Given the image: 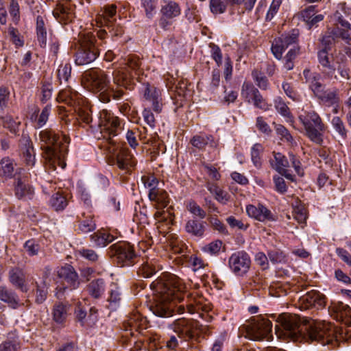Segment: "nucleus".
<instances>
[{"label":"nucleus","mask_w":351,"mask_h":351,"mask_svg":"<svg viewBox=\"0 0 351 351\" xmlns=\"http://www.w3.org/2000/svg\"><path fill=\"white\" fill-rule=\"evenodd\" d=\"M276 334L279 338L298 341L303 335H307L312 341L323 345L332 343L336 340L333 326L324 321L307 322L296 314L284 313L276 319Z\"/></svg>","instance_id":"f257e3e1"},{"label":"nucleus","mask_w":351,"mask_h":351,"mask_svg":"<svg viewBox=\"0 0 351 351\" xmlns=\"http://www.w3.org/2000/svg\"><path fill=\"white\" fill-rule=\"evenodd\" d=\"M132 75L128 74L125 69H116L112 72V84H110L108 74L101 69H90L83 74V82L93 92L98 93L99 99L103 103H108L112 97L121 99L124 88H130Z\"/></svg>","instance_id":"f03ea898"},{"label":"nucleus","mask_w":351,"mask_h":351,"mask_svg":"<svg viewBox=\"0 0 351 351\" xmlns=\"http://www.w3.org/2000/svg\"><path fill=\"white\" fill-rule=\"evenodd\" d=\"M36 141L43 150V157L50 169L55 170L56 166L64 169L66 167L65 158L68 154V145L70 138L65 134L60 136L51 129L40 130Z\"/></svg>","instance_id":"7ed1b4c3"},{"label":"nucleus","mask_w":351,"mask_h":351,"mask_svg":"<svg viewBox=\"0 0 351 351\" xmlns=\"http://www.w3.org/2000/svg\"><path fill=\"white\" fill-rule=\"evenodd\" d=\"M185 289L182 280L177 276H172L167 282L158 284L150 310L158 317L172 316L176 302L184 299Z\"/></svg>","instance_id":"20e7f679"},{"label":"nucleus","mask_w":351,"mask_h":351,"mask_svg":"<svg viewBox=\"0 0 351 351\" xmlns=\"http://www.w3.org/2000/svg\"><path fill=\"white\" fill-rule=\"evenodd\" d=\"M298 120L304 128L305 135L312 142L322 144L327 126L319 114L314 110H304L303 114L298 116Z\"/></svg>","instance_id":"39448f33"},{"label":"nucleus","mask_w":351,"mask_h":351,"mask_svg":"<svg viewBox=\"0 0 351 351\" xmlns=\"http://www.w3.org/2000/svg\"><path fill=\"white\" fill-rule=\"evenodd\" d=\"M272 324L267 318L258 317L242 325L240 331L245 332V337L253 341L269 340L271 332Z\"/></svg>","instance_id":"423d86ee"},{"label":"nucleus","mask_w":351,"mask_h":351,"mask_svg":"<svg viewBox=\"0 0 351 351\" xmlns=\"http://www.w3.org/2000/svg\"><path fill=\"white\" fill-rule=\"evenodd\" d=\"M95 38L90 34H83L79 39L80 47L75 53V63L77 65L88 64L93 62L99 51L95 45Z\"/></svg>","instance_id":"0eeeda50"},{"label":"nucleus","mask_w":351,"mask_h":351,"mask_svg":"<svg viewBox=\"0 0 351 351\" xmlns=\"http://www.w3.org/2000/svg\"><path fill=\"white\" fill-rule=\"evenodd\" d=\"M108 254L121 266L131 265L136 258L134 247L128 242H117L109 247Z\"/></svg>","instance_id":"6e6552de"},{"label":"nucleus","mask_w":351,"mask_h":351,"mask_svg":"<svg viewBox=\"0 0 351 351\" xmlns=\"http://www.w3.org/2000/svg\"><path fill=\"white\" fill-rule=\"evenodd\" d=\"M99 126L104 138H108L110 143H114L111 138L116 136L121 131L119 118L104 109L99 112Z\"/></svg>","instance_id":"1a4fd4ad"},{"label":"nucleus","mask_w":351,"mask_h":351,"mask_svg":"<svg viewBox=\"0 0 351 351\" xmlns=\"http://www.w3.org/2000/svg\"><path fill=\"white\" fill-rule=\"evenodd\" d=\"M251 263L250 255L243 250L234 252L228 258V267L230 271L239 277L244 276L248 273Z\"/></svg>","instance_id":"9d476101"},{"label":"nucleus","mask_w":351,"mask_h":351,"mask_svg":"<svg viewBox=\"0 0 351 351\" xmlns=\"http://www.w3.org/2000/svg\"><path fill=\"white\" fill-rule=\"evenodd\" d=\"M186 306L188 311L191 314L195 313H199V317L207 322H209L211 319V317L207 314L211 310L210 303L207 302L205 298L197 293L188 297Z\"/></svg>","instance_id":"9b49d317"},{"label":"nucleus","mask_w":351,"mask_h":351,"mask_svg":"<svg viewBox=\"0 0 351 351\" xmlns=\"http://www.w3.org/2000/svg\"><path fill=\"white\" fill-rule=\"evenodd\" d=\"M58 276L60 278L63 279L68 285V287H57L56 295L58 298H60L62 294L69 288L71 290L77 289L80 284L79 276L76 272L75 269L70 265H66L62 267L58 271Z\"/></svg>","instance_id":"f8f14e48"},{"label":"nucleus","mask_w":351,"mask_h":351,"mask_svg":"<svg viewBox=\"0 0 351 351\" xmlns=\"http://www.w3.org/2000/svg\"><path fill=\"white\" fill-rule=\"evenodd\" d=\"M298 36L299 31L298 29H292L289 33L275 38L271 45V51L274 56L278 60L281 59L285 49L298 42Z\"/></svg>","instance_id":"ddd939ff"},{"label":"nucleus","mask_w":351,"mask_h":351,"mask_svg":"<svg viewBox=\"0 0 351 351\" xmlns=\"http://www.w3.org/2000/svg\"><path fill=\"white\" fill-rule=\"evenodd\" d=\"M161 17L159 20V26L167 30L173 23V20L181 14V9L178 3L170 1L162 5Z\"/></svg>","instance_id":"4468645a"},{"label":"nucleus","mask_w":351,"mask_h":351,"mask_svg":"<svg viewBox=\"0 0 351 351\" xmlns=\"http://www.w3.org/2000/svg\"><path fill=\"white\" fill-rule=\"evenodd\" d=\"M113 165L123 173H130L136 165V160L128 149L121 148L115 155Z\"/></svg>","instance_id":"2eb2a0df"},{"label":"nucleus","mask_w":351,"mask_h":351,"mask_svg":"<svg viewBox=\"0 0 351 351\" xmlns=\"http://www.w3.org/2000/svg\"><path fill=\"white\" fill-rule=\"evenodd\" d=\"M246 212L249 217L261 222L274 221L275 216L264 205L258 204L257 206L250 204L246 207Z\"/></svg>","instance_id":"dca6fc26"},{"label":"nucleus","mask_w":351,"mask_h":351,"mask_svg":"<svg viewBox=\"0 0 351 351\" xmlns=\"http://www.w3.org/2000/svg\"><path fill=\"white\" fill-rule=\"evenodd\" d=\"M19 148L26 165L34 166L35 164L34 149L32 140L27 134H22L19 141Z\"/></svg>","instance_id":"f3484780"},{"label":"nucleus","mask_w":351,"mask_h":351,"mask_svg":"<svg viewBox=\"0 0 351 351\" xmlns=\"http://www.w3.org/2000/svg\"><path fill=\"white\" fill-rule=\"evenodd\" d=\"M143 95L145 100L152 105L154 111L160 113L162 108L160 90L149 84H145Z\"/></svg>","instance_id":"a211bd4d"},{"label":"nucleus","mask_w":351,"mask_h":351,"mask_svg":"<svg viewBox=\"0 0 351 351\" xmlns=\"http://www.w3.org/2000/svg\"><path fill=\"white\" fill-rule=\"evenodd\" d=\"M191 145L199 149L202 150L208 145L210 149H213L215 156L219 155V150L218 149L219 143L216 141L213 136L207 134H197L192 137L190 141Z\"/></svg>","instance_id":"6ab92c4d"},{"label":"nucleus","mask_w":351,"mask_h":351,"mask_svg":"<svg viewBox=\"0 0 351 351\" xmlns=\"http://www.w3.org/2000/svg\"><path fill=\"white\" fill-rule=\"evenodd\" d=\"M332 316L339 322L351 326V308L341 302L333 303L330 306Z\"/></svg>","instance_id":"aec40b11"},{"label":"nucleus","mask_w":351,"mask_h":351,"mask_svg":"<svg viewBox=\"0 0 351 351\" xmlns=\"http://www.w3.org/2000/svg\"><path fill=\"white\" fill-rule=\"evenodd\" d=\"M9 282L16 289L22 292H27L29 290L26 281V276L24 270L19 267H12L8 271Z\"/></svg>","instance_id":"412c9836"},{"label":"nucleus","mask_w":351,"mask_h":351,"mask_svg":"<svg viewBox=\"0 0 351 351\" xmlns=\"http://www.w3.org/2000/svg\"><path fill=\"white\" fill-rule=\"evenodd\" d=\"M14 194L18 199H31L34 193V188L27 183V178L21 173L15 178L14 184Z\"/></svg>","instance_id":"4be33fe9"},{"label":"nucleus","mask_w":351,"mask_h":351,"mask_svg":"<svg viewBox=\"0 0 351 351\" xmlns=\"http://www.w3.org/2000/svg\"><path fill=\"white\" fill-rule=\"evenodd\" d=\"M194 322L185 318H180L173 322L172 328L180 337L191 339L193 337Z\"/></svg>","instance_id":"5701e85b"},{"label":"nucleus","mask_w":351,"mask_h":351,"mask_svg":"<svg viewBox=\"0 0 351 351\" xmlns=\"http://www.w3.org/2000/svg\"><path fill=\"white\" fill-rule=\"evenodd\" d=\"M121 300L122 291L119 283L117 281L112 282L108 289V308L115 311L120 306Z\"/></svg>","instance_id":"b1692460"},{"label":"nucleus","mask_w":351,"mask_h":351,"mask_svg":"<svg viewBox=\"0 0 351 351\" xmlns=\"http://www.w3.org/2000/svg\"><path fill=\"white\" fill-rule=\"evenodd\" d=\"M75 5L66 0L57 5L53 12L54 16L60 20L71 21L75 17Z\"/></svg>","instance_id":"393cba45"},{"label":"nucleus","mask_w":351,"mask_h":351,"mask_svg":"<svg viewBox=\"0 0 351 351\" xmlns=\"http://www.w3.org/2000/svg\"><path fill=\"white\" fill-rule=\"evenodd\" d=\"M324 296L316 291H311L300 298V303L304 308H308L317 305L322 306L324 304Z\"/></svg>","instance_id":"a878e982"},{"label":"nucleus","mask_w":351,"mask_h":351,"mask_svg":"<svg viewBox=\"0 0 351 351\" xmlns=\"http://www.w3.org/2000/svg\"><path fill=\"white\" fill-rule=\"evenodd\" d=\"M16 164L14 160L9 157H4L0 160V177L5 179H10L21 171V169H16Z\"/></svg>","instance_id":"bb28decb"},{"label":"nucleus","mask_w":351,"mask_h":351,"mask_svg":"<svg viewBox=\"0 0 351 351\" xmlns=\"http://www.w3.org/2000/svg\"><path fill=\"white\" fill-rule=\"evenodd\" d=\"M303 75L306 82L309 84V87L316 97L325 90V86L319 81V74L312 73L310 69H306L303 71Z\"/></svg>","instance_id":"cd10ccee"},{"label":"nucleus","mask_w":351,"mask_h":351,"mask_svg":"<svg viewBox=\"0 0 351 351\" xmlns=\"http://www.w3.org/2000/svg\"><path fill=\"white\" fill-rule=\"evenodd\" d=\"M300 14L303 21L308 25V29H311L313 27L316 26L317 24L322 21L324 18L323 14L316 13L315 5L308 6L301 11Z\"/></svg>","instance_id":"c85d7f7f"},{"label":"nucleus","mask_w":351,"mask_h":351,"mask_svg":"<svg viewBox=\"0 0 351 351\" xmlns=\"http://www.w3.org/2000/svg\"><path fill=\"white\" fill-rule=\"evenodd\" d=\"M0 300L8 304L10 307L14 309L21 305L16 293L5 286H0Z\"/></svg>","instance_id":"c756f323"},{"label":"nucleus","mask_w":351,"mask_h":351,"mask_svg":"<svg viewBox=\"0 0 351 351\" xmlns=\"http://www.w3.org/2000/svg\"><path fill=\"white\" fill-rule=\"evenodd\" d=\"M148 197L156 209L165 208L169 202L167 193L160 188L156 191L149 192Z\"/></svg>","instance_id":"7c9ffc66"},{"label":"nucleus","mask_w":351,"mask_h":351,"mask_svg":"<svg viewBox=\"0 0 351 351\" xmlns=\"http://www.w3.org/2000/svg\"><path fill=\"white\" fill-rule=\"evenodd\" d=\"M317 98L327 106H337L340 101L339 90L335 88L325 89Z\"/></svg>","instance_id":"2f4dec72"},{"label":"nucleus","mask_w":351,"mask_h":351,"mask_svg":"<svg viewBox=\"0 0 351 351\" xmlns=\"http://www.w3.org/2000/svg\"><path fill=\"white\" fill-rule=\"evenodd\" d=\"M184 228L186 232L191 236L202 237L205 232L206 222L191 219L186 221Z\"/></svg>","instance_id":"473e14b6"},{"label":"nucleus","mask_w":351,"mask_h":351,"mask_svg":"<svg viewBox=\"0 0 351 351\" xmlns=\"http://www.w3.org/2000/svg\"><path fill=\"white\" fill-rule=\"evenodd\" d=\"M77 230L81 233H88L95 230L96 223L91 215H87L84 213H82L81 216H77Z\"/></svg>","instance_id":"72a5a7b5"},{"label":"nucleus","mask_w":351,"mask_h":351,"mask_svg":"<svg viewBox=\"0 0 351 351\" xmlns=\"http://www.w3.org/2000/svg\"><path fill=\"white\" fill-rule=\"evenodd\" d=\"M114 240V237L106 230H98L90 235V241L95 246L104 247Z\"/></svg>","instance_id":"f704fd0d"},{"label":"nucleus","mask_w":351,"mask_h":351,"mask_svg":"<svg viewBox=\"0 0 351 351\" xmlns=\"http://www.w3.org/2000/svg\"><path fill=\"white\" fill-rule=\"evenodd\" d=\"M330 49H322L317 52L318 61L323 68V72L328 76L332 77L336 68L330 64L328 51Z\"/></svg>","instance_id":"c9c22d12"},{"label":"nucleus","mask_w":351,"mask_h":351,"mask_svg":"<svg viewBox=\"0 0 351 351\" xmlns=\"http://www.w3.org/2000/svg\"><path fill=\"white\" fill-rule=\"evenodd\" d=\"M160 269L162 267L157 265L154 260H152L142 263L137 270V274L140 277L148 278Z\"/></svg>","instance_id":"e433bc0d"},{"label":"nucleus","mask_w":351,"mask_h":351,"mask_svg":"<svg viewBox=\"0 0 351 351\" xmlns=\"http://www.w3.org/2000/svg\"><path fill=\"white\" fill-rule=\"evenodd\" d=\"M80 97V95L77 92L68 87L59 92L57 101L64 102L69 106H75L77 103L78 104L77 100Z\"/></svg>","instance_id":"4c0bfd02"},{"label":"nucleus","mask_w":351,"mask_h":351,"mask_svg":"<svg viewBox=\"0 0 351 351\" xmlns=\"http://www.w3.org/2000/svg\"><path fill=\"white\" fill-rule=\"evenodd\" d=\"M88 294L95 299L100 298L106 290V283L104 279L98 278L92 280L86 287Z\"/></svg>","instance_id":"58836bf2"},{"label":"nucleus","mask_w":351,"mask_h":351,"mask_svg":"<svg viewBox=\"0 0 351 351\" xmlns=\"http://www.w3.org/2000/svg\"><path fill=\"white\" fill-rule=\"evenodd\" d=\"M127 325L129 327V330L141 331L147 327V319L143 317L140 313H135L131 315L128 320ZM125 330H128V328Z\"/></svg>","instance_id":"ea45409f"},{"label":"nucleus","mask_w":351,"mask_h":351,"mask_svg":"<svg viewBox=\"0 0 351 351\" xmlns=\"http://www.w3.org/2000/svg\"><path fill=\"white\" fill-rule=\"evenodd\" d=\"M206 188L215 197V199L219 202L226 204L229 199L230 195L223 189H221L217 184L208 182L206 183Z\"/></svg>","instance_id":"a19ab883"},{"label":"nucleus","mask_w":351,"mask_h":351,"mask_svg":"<svg viewBox=\"0 0 351 351\" xmlns=\"http://www.w3.org/2000/svg\"><path fill=\"white\" fill-rule=\"evenodd\" d=\"M69 306L64 304L61 302L56 303L53 308V318L57 323L64 322L68 315Z\"/></svg>","instance_id":"79ce46f5"},{"label":"nucleus","mask_w":351,"mask_h":351,"mask_svg":"<svg viewBox=\"0 0 351 351\" xmlns=\"http://www.w3.org/2000/svg\"><path fill=\"white\" fill-rule=\"evenodd\" d=\"M259 90L254 86L247 82H244L241 88V97L248 103H251L254 97L258 95Z\"/></svg>","instance_id":"37998d69"},{"label":"nucleus","mask_w":351,"mask_h":351,"mask_svg":"<svg viewBox=\"0 0 351 351\" xmlns=\"http://www.w3.org/2000/svg\"><path fill=\"white\" fill-rule=\"evenodd\" d=\"M274 159L276 163L274 168L280 173H285L289 167V160L280 152L274 153Z\"/></svg>","instance_id":"c03bdc74"},{"label":"nucleus","mask_w":351,"mask_h":351,"mask_svg":"<svg viewBox=\"0 0 351 351\" xmlns=\"http://www.w3.org/2000/svg\"><path fill=\"white\" fill-rule=\"evenodd\" d=\"M50 204L56 210H62L67 206V199L58 191L52 195L50 199Z\"/></svg>","instance_id":"a18cd8bd"},{"label":"nucleus","mask_w":351,"mask_h":351,"mask_svg":"<svg viewBox=\"0 0 351 351\" xmlns=\"http://www.w3.org/2000/svg\"><path fill=\"white\" fill-rule=\"evenodd\" d=\"M331 124L335 131L341 139L344 140L347 138L348 130L343 121L339 117H334L332 119Z\"/></svg>","instance_id":"49530a36"},{"label":"nucleus","mask_w":351,"mask_h":351,"mask_svg":"<svg viewBox=\"0 0 351 351\" xmlns=\"http://www.w3.org/2000/svg\"><path fill=\"white\" fill-rule=\"evenodd\" d=\"M339 36L337 32V27L328 29L322 39V43L324 45V49H330L331 45L337 42Z\"/></svg>","instance_id":"de8ad7c7"},{"label":"nucleus","mask_w":351,"mask_h":351,"mask_svg":"<svg viewBox=\"0 0 351 351\" xmlns=\"http://www.w3.org/2000/svg\"><path fill=\"white\" fill-rule=\"evenodd\" d=\"M300 53V47L298 46L291 49L285 57L284 68L287 71H290L294 67V60Z\"/></svg>","instance_id":"09e8293b"},{"label":"nucleus","mask_w":351,"mask_h":351,"mask_svg":"<svg viewBox=\"0 0 351 351\" xmlns=\"http://www.w3.org/2000/svg\"><path fill=\"white\" fill-rule=\"evenodd\" d=\"M222 245L223 243L221 240H215L204 245L202 250L203 252L207 254L216 256L220 252Z\"/></svg>","instance_id":"8fccbe9b"},{"label":"nucleus","mask_w":351,"mask_h":351,"mask_svg":"<svg viewBox=\"0 0 351 351\" xmlns=\"http://www.w3.org/2000/svg\"><path fill=\"white\" fill-rule=\"evenodd\" d=\"M228 5V0H210V9L214 14L224 13Z\"/></svg>","instance_id":"3c124183"},{"label":"nucleus","mask_w":351,"mask_h":351,"mask_svg":"<svg viewBox=\"0 0 351 351\" xmlns=\"http://www.w3.org/2000/svg\"><path fill=\"white\" fill-rule=\"evenodd\" d=\"M252 75L256 84L262 90H267L269 88V82L265 75L260 71L255 69L252 71Z\"/></svg>","instance_id":"603ef678"},{"label":"nucleus","mask_w":351,"mask_h":351,"mask_svg":"<svg viewBox=\"0 0 351 351\" xmlns=\"http://www.w3.org/2000/svg\"><path fill=\"white\" fill-rule=\"evenodd\" d=\"M76 253L78 256L90 263L97 262L99 258L98 254L92 249L82 247L77 250Z\"/></svg>","instance_id":"864d4df0"},{"label":"nucleus","mask_w":351,"mask_h":351,"mask_svg":"<svg viewBox=\"0 0 351 351\" xmlns=\"http://www.w3.org/2000/svg\"><path fill=\"white\" fill-rule=\"evenodd\" d=\"M231 14H233L236 7L243 3L245 10L250 11L253 8L256 0H228Z\"/></svg>","instance_id":"5fc2aeb1"},{"label":"nucleus","mask_w":351,"mask_h":351,"mask_svg":"<svg viewBox=\"0 0 351 351\" xmlns=\"http://www.w3.org/2000/svg\"><path fill=\"white\" fill-rule=\"evenodd\" d=\"M141 5L147 18L152 19L156 12L157 0H141Z\"/></svg>","instance_id":"6e6d98bb"},{"label":"nucleus","mask_w":351,"mask_h":351,"mask_svg":"<svg viewBox=\"0 0 351 351\" xmlns=\"http://www.w3.org/2000/svg\"><path fill=\"white\" fill-rule=\"evenodd\" d=\"M141 180L145 187L149 189V192L156 191L160 189L158 187V180L154 175H145L142 176Z\"/></svg>","instance_id":"4d7b16f0"},{"label":"nucleus","mask_w":351,"mask_h":351,"mask_svg":"<svg viewBox=\"0 0 351 351\" xmlns=\"http://www.w3.org/2000/svg\"><path fill=\"white\" fill-rule=\"evenodd\" d=\"M51 112V106H46L41 111L39 115H36L35 118V128H41L44 126L48 121Z\"/></svg>","instance_id":"13d9d810"},{"label":"nucleus","mask_w":351,"mask_h":351,"mask_svg":"<svg viewBox=\"0 0 351 351\" xmlns=\"http://www.w3.org/2000/svg\"><path fill=\"white\" fill-rule=\"evenodd\" d=\"M186 209L193 215L203 219L206 217V212L195 202L190 201L186 204Z\"/></svg>","instance_id":"bf43d9fd"},{"label":"nucleus","mask_w":351,"mask_h":351,"mask_svg":"<svg viewBox=\"0 0 351 351\" xmlns=\"http://www.w3.org/2000/svg\"><path fill=\"white\" fill-rule=\"evenodd\" d=\"M275 130L277 134L280 136L282 141H286L290 144L294 143L293 136L285 126L280 124L276 125Z\"/></svg>","instance_id":"052dcab7"},{"label":"nucleus","mask_w":351,"mask_h":351,"mask_svg":"<svg viewBox=\"0 0 351 351\" xmlns=\"http://www.w3.org/2000/svg\"><path fill=\"white\" fill-rule=\"evenodd\" d=\"M263 152V147L261 144L254 145L251 149L252 160L254 165L258 167L261 165V154Z\"/></svg>","instance_id":"680f3d73"},{"label":"nucleus","mask_w":351,"mask_h":351,"mask_svg":"<svg viewBox=\"0 0 351 351\" xmlns=\"http://www.w3.org/2000/svg\"><path fill=\"white\" fill-rule=\"evenodd\" d=\"M71 66L70 64H62L60 66V68L58 70V77L60 82L64 80V82H67L69 78L71 76Z\"/></svg>","instance_id":"e2e57ef3"},{"label":"nucleus","mask_w":351,"mask_h":351,"mask_svg":"<svg viewBox=\"0 0 351 351\" xmlns=\"http://www.w3.org/2000/svg\"><path fill=\"white\" fill-rule=\"evenodd\" d=\"M9 12L12 17V21L17 24L20 20L19 5L17 0H11L9 6Z\"/></svg>","instance_id":"0e129e2a"},{"label":"nucleus","mask_w":351,"mask_h":351,"mask_svg":"<svg viewBox=\"0 0 351 351\" xmlns=\"http://www.w3.org/2000/svg\"><path fill=\"white\" fill-rule=\"evenodd\" d=\"M19 342L16 339L7 340L0 344V351H19Z\"/></svg>","instance_id":"69168bd1"},{"label":"nucleus","mask_w":351,"mask_h":351,"mask_svg":"<svg viewBox=\"0 0 351 351\" xmlns=\"http://www.w3.org/2000/svg\"><path fill=\"white\" fill-rule=\"evenodd\" d=\"M256 127L258 130L267 136H269L272 130L263 117H258L256 120Z\"/></svg>","instance_id":"338daca9"},{"label":"nucleus","mask_w":351,"mask_h":351,"mask_svg":"<svg viewBox=\"0 0 351 351\" xmlns=\"http://www.w3.org/2000/svg\"><path fill=\"white\" fill-rule=\"evenodd\" d=\"M24 248L27 254L32 256L38 254L40 245L34 240L30 239L24 243Z\"/></svg>","instance_id":"774afa93"}]
</instances>
